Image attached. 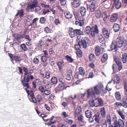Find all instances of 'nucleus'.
Instances as JSON below:
<instances>
[{"mask_svg": "<svg viewBox=\"0 0 127 127\" xmlns=\"http://www.w3.org/2000/svg\"><path fill=\"white\" fill-rule=\"evenodd\" d=\"M75 30L73 29L72 28H70L69 30V35L71 38L73 37L75 35Z\"/></svg>", "mask_w": 127, "mask_h": 127, "instance_id": "8", "label": "nucleus"}, {"mask_svg": "<svg viewBox=\"0 0 127 127\" xmlns=\"http://www.w3.org/2000/svg\"><path fill=\"white\" fill-rule=\"evenodd\" d=\"M19 13V16L20 18L23 17L24 15L23 11V9H21L18 11Z\"/></svg>", "mask_w": 127, "mask_h": 127, "instance_id": "48", "label": "nucleus"}, {"mask_svg": "<svg viewBox=\"0 0 127 127\" xmlns=\"http://www.w3.org/2000/svg\"><path fill=\"white\" fill-rule=\"evenodd\" d=\"M106 122L108 123L109 126L111 125V121L110 116L109 115H108L107 116V121Z\"/></svg>", "mask_w": 127, "mask_h": 127, "instance_id": "40", "label": "nucleus"}, {"mask_svg": "<svg viewBox=\"0 0 127 127\" xmlns=\"http://www.w3.org/2000/svg\"><path fill=\"white\" fill-rule=\"evenodd\" d=\"M98 40L99 42L102 44H104L105 42V39L102 35L100 34L98 35Z\"/></svg>", "mask_w": 127, "mask_h": 127, "instance_id": "10", "label": "nucleus"}, {"mask_svg": "<svg viewBox=\"0 0 127 127\" xmlns=\"http://www.w3.org/2000/svg\"><path fill=\"white\" fill-rule=\"evenodd\" d=\"M95 15L97 18H100L101 16V12L99 11H97L96 12Z\"/></svg>", "mask_w": 127, "mask_h": 127, "instance_id": "46", "label": "nucleus"}, {"mask_svg": "<svg viewBox=\"0 0 127 127\" xmlns=\"http://www.w3.org/2000/svg\"><path fill=\"white\" fill-rule=\"evenodd\" d=\"M88 97L89 95H92L94 94L93 91L92 89L88 90Z\"/></svg>", "mask_w": 127, "mask_h": 127, "instance_id": "42", "label": "nucleus"}, {"mask_svg": "<svg viewBox=\"0 0 127 127\" xmlns=\"http://www.w3.org/2000/svg\"><path fill=\"white\" fill-rule=\"evenodd\" d=\"M20 46L24 51H26L27 50V47L25 44L23 43L21 44Z\"/></svg>", "mask_w": 127, "mask_h": 127, "instance_id": "36", "label": "nucleus"}, {"mask_svg": "<svg viewBox=\"0 0 127 127\" xmlns=\"http://www.w3.org/2000/svg\"><path fill=\"white\" fill-rule=\"evenodd\" d=\"M95 101H98V104H98V106H102L103 105V102L101 99L100 98H98L95 99Z\"/></svg>", "mask_w": 127, "mask_h": 127, "instance_id": "24", "label": "nucleus"}, {"mask_svg": "<svg viewBox=\"0 0 127 127\" xmlns=\"http://www.w3.org/2000/svg\"><path fill=\"white\" fill-rule=\"evenodd\" d=\"M30 74L27 72H25L24 73V79H25V78L26 79H29V77H30Z\"/></svg>", "mask_w": 127, "mask_h": 127, "instance_id": "39", "label": "nucleus"}, {"mask_svg": "<svg viewBox=\"0 0 127 127\" xmlns=\"http://www.w3.org/2000/svg\"><path fill=\"white\" fill-rule=\"evenodd\" d=\"M39 90L41 92H43L44 90V88L42 86H40L39 87Z\"/></svg>", "mask_w": 127, "mask_h": 127, "instance_id": "63", "label": "nucleus"}, {"mask_svg": "<svg viewBox=\"0 0 127 127\" xmlns=\"http://www.w3.org/2000/svg\"><path fill=\"white\" fill-rule=\"evenodd\" d=\"M77 36V38L76 40L77 43H82V46L83 47L86 48L87 47V42L86 41L84 40H82L81 39V37L80 36Z\"/></svg>", "mask_w": 127, "mask_h": 127, "instance_id": "4", "label": "nucleus"}, {"mask_svg": "<svg viewBox=\"0 0 127 127\" xmlns=\"http://www.w3.org/2000/svg\"><path fill=\"white\" fill-rule=\"evenodd\" d=\"M89 103L90 105L92 107L94 106L96 107L98 106V104L95 103L94 102V100L93 99H91L89 101Z\"/></svg>", "mask_w": 127, "mask_h": 127, "instance_id": "19", "label": "nucleus"}, {"mask_svg": "<svg viewBox=\"0 0 127 127\" xmlns=\"http://www.w3.org/2000/svg\"><path fill=\"white\" fill-rule=\"evenodd\" d=\"M108 56L107 54H104L101 59V61L102 62H105L108 59Z\"/></svg>", "mask_w": 127, "mask_h": 127, "instance_id": "21", "label": "nucleus"}, {"mask_svg": "<svg viewBox=\"0 0 127 127\" xmlns=\"http://www.w3.org/2000/svg\"><path fill=\"white\" fill-rule=\"evenodd\" d=\"M89 60L91 62H94L95 60V56L94 54H91L89 56Z\"/></svg>", "mask_w": 127, "mask_h": 127, "instance_id": "27", "label": "nucleus"}, {"mask_svg": "<svg viewBox=\"0 0 127 127\" xmlns=\"http://www.w3.org/2000/svg\"><path fill=\"white\" fill-rule=\"evenodd\" d=\"M118 15L117 14L115 13L112 15L111 17L110 21L111 22H115L118 19Z\"/></svg>", "mask_w": 127, "mask_h": 127, "instance_id": "9", "label": "nucleus"}, {"mask_svg": "<svg viewBox=\"0 0 127 127\" xmlns=\"http://www.w3.org/2000/svg\"><path fill=\"white\" fill-rule=\"evenodd\" d=\"M102 121L104 122V123H103L102 124H101V125L102 126V127H106L107 126V123L106 121L105 120L104 121L103 120Z\"/></svg>", "mask_w": 127, "mask_h": 127, "instance_id": "53", "label": "nucleus"}, {"mask_svg": "<svg viewBox=\"0 0 127 127\" xmlns=\"http://www.w3.org/2000/svg\"><path fill=\"white\" fill-rule=\"evenodd\" d=\"M49 12V10L47 9H45L43 10V13L44 15H45L46 13Z\"/></svg>", "mask_w": 127, "mask_h": 127, "instance_id": "59", "label": "nucleus"}, {"mask_svg": "<svg viewBox=\"0 0 127 127\" xmlns=\"http://www.w3.org/2000/svg\"><path fill=\"white\" fill-rule=\"evenodd\" d=\"M61 83L59 85V89L61 91L63 90L64 88V83L63 82H62L61 81H60Z\"/></svg>", "mask_w": 127, "mask_h": 127, "instance_id": "26", "label": "nucleus"}, {"mask_svg": "<svg viewBox=\"0 0 127 127\" xmlns=\"http://www.w3.org/2000/svg\"><path fill=\"white\" fill-rule=\"evenodd\" d=\"M65 57L67 60L70 63H72L74 60V59L72 58L70 56L68 55L66 56Z\"/></svg>", "mask_w": 127, "mask_h": 127, "instance_id": "32", "label": "nucleus"}, {"mask_svg": "<svg viewBox=\"0 0 127 127\" xmlns=\"http://www.w3.org/2000/svg\"><path fill=\"white\" fill-rule=\"evenodd\" d=\"M102 32L104 36L106 38H108L109 37L110 32L105 28H103L102 30Z\"/></svg>", "mask_w": 127, "mask_h": 127, "instance_id": "7", "label": "nucleus"}, {"mask_svg": "<svg viewBox=\"0 0 127 127\" xmlns=\"http://www.w3.org/2000/svg\"><path fill=\"white\" fill-rule=\"evenodd\" d=\"M82 109L81 106H78L77 107L76 110L75 111L74 116L76 117L78 115L80 114V112L81 111Z\"/></svg>", "mask_w": 127, "mask_h": 127, "instance_id": "11", "label": "nucleus"}, {"mask_svg": "<svg viewBox=\"0 0 127 127\" xmlns=\"http://www.w3.org/2000/svg\"><path fill=\"white\" fill-rule=\"evenodd\" d=\"M90 0H89L88 2H89V4L90 5V8L91 11L92 12H93L94 11L95 9V4L93 3V2H91Z\"/></svg>", "mask_w": 127, "mask_h": 127, "instance_id": "12", "label": "nucleus"}, {"mask_svg": "<svg viewBox=\"0 0 127 127\" xmlns=\"http://www.w3.org/2000/svg\"><path fill=\"white\" fill-rule=\"evenodd\" d=\"M64 63L62 62H58V63L57 64V65L58 67V68L59 70H61L63 68V66L62 65V64H63Z\"/></svg>", "mask_w": 127, "mask_h": 127, "instance_id": "34", "label": "nucleus"}, {"mask_svg": "<svg viewBox=\"0 0 127 127\" xmlns=\"http://www.w3.org/2000/svg\"><path fill=\"white\" fill-rule=\"evenodd\" d=\"M126 41L122 37L119 36L116 41H113L111 45V48L112 50H115L117 47H121L123 45L124 46L126 45Z\"/></svg>", "mask_w": 127, "mask_h": 127, "instance_id": "1", "label": "nucleus"}, {"mask_svg": "<svg viewBox=\"0 0 127 127\" xmlns=\"http://www.w3.org/2000/svg\"><path fill=\"white\" fill-rule=\"evenodd\" d=\"M64 15L65 17L68 19L71 18L73 16L69 12H64Z\"/></svg>", "mask_w": 127, "mask_h": 127, "instance_id": "29", "label": "nucleus"}, {"mask_svg": "<svg viewBox=\"0 0 127 127\" xmlns=\"http://www.w3.org/2000/svg\"><path fill=\"white\" fill-rule=\"evenodd\" d=\"M114 121V123L112 125L111 124L109 126V127H118L117 126V124L116 123L115 121Z\"/></svg>", "mask_w": 127, "mask_h": 127, "instance_id": "52", "label": "nucleus"}, {"mask_svg": "<svg viewBox=\"0 0 127 127\" xmlns=\"http://www.w3.org/2000/svg\"><path fill=\"white\" fill-rule=\"evenodd\" d=\"M117 65L119 66L118 70H121L122 68V63L120 61H118L116 63Z\"/></svg>", "mask_w": 127, "mask_h": 127, "instance_id": "37", "label": "nucleus"}, {"mask_svg": "<svg viewBox=\"0 0 127 127\" xmlns=\"http://www.w3.org/2000/svg\"><path fill=\"white\" fill-rule=\"evenodd\" d=\"M82 45V43H76L75 45V48L76 50H80L81 46Z\"/></svg>", "mask_w": 127, "mask_h": 127, "instance_id": "30", "label": "nucleus"}, {"mask_svg": "<svg viewBox=\"0 0 127 127\" xmlns=\"http://www.w3.org/2000/svg\"><path fill=\"white\" fill-rule=\"evenodd\" d=\"M101 92L100 93L101 96H103L104 94H105L107 93V90L106 89H103L102 90H101Z\"/></svg>", "mask_w": 127, "mask_h": 127, "instance_id": "55", "label": "nucleus"}, {"mask_svg": "<svg viewBox=\"0 0 127 127\" xmlns=\"http://www.w3.org/2000/svg\"><path fill=\"white\" fill-rule=\"evenodd\" d=\"M49 63L51 65H53L55 64V62L52 59L50 60Z\"/></svg>", "mask_w": 127, "mask_h": 127, "instance_id": "60", "label": "nucleus"}, {"mask_svg": "<svg viewBox=\"0 0 127 127\" xmlns=\"http://www.w3.org/2000/svg\"><path fill=\"white\" fill-rule=\"evenodd\" d=\"M99 114H98L96 115H95L94 116V120L95 121L98 123H100V117Z\"/></svg>", "mask_w": 127, "mask_h": 127, "instance_id": "13", "label": "nucleus"}, {"mask_svg": "<svg viewBox=\"0 0 127 127\" xmlns=\"http://www.w3.org/2000/svg\"><path fill=\"white\" fill-rule=\"evenodd\" d=\"M114 31L115 32L118 31L120 30V26L119 25L117 24H115L113 27Z\"/></svg>", "mask_w": 127, "mask_h": 127, "instance_id": "20", "label": "nucleus"}, {"mask_svg": "<svg viewBox=\"0 0 127 127\" xmlns=\"http://www.w3.org/2000/svg\"><path fill=\"white\" fill-rule=\"evenodd\" d=\"M81 3L79 1H76L73 2V6L75 8H77L80 5Z\"/></svg>", "mask_w": 127, "mask_h": 127, "instance_id": "28", "label": "nucleus"}, {"mask_svg": "<svg viewBox=\"0 0 127 127\" xmlns=\"http://www.w3.org/2000/svg\"><path fill=\"white\" fill-rule=\"evenodd\" d=\"M95 53L96 55L97 56H99L101 54V50L100 49V48L98 46L96 47L95 49Z\"/></svg>", "mask_w": 127, "mask_h": 127, "instance_id": "16", "label": "nucleus"}, {"mask_svg": "<svg viewBox=\"0 0 127 127\" xmlns=\"http://www.w3.org/2000/svg\"><path fill=\"white\" fill-rule=\"evenodd\" d=\"M14 37L17 40L21 39L22 38V36L18 33H15L13 35Z\"/></svg>", "mask_w": 127, "mask_h": 127, "instance_id": "17", "label": "nucleus"}, {"mask_svg": "<svg viewBox=\"0 0 127 127\" xmlns=\"http://www.w3.org/2000/svg\"><path fill=\"white\" fill-rule=\"evenodd\" d=\"M104 86L101 83H99L94 87V91L97 95H99L101 92V90L104 89Z\"/></svg>", "mask_w": 127, "mask_h": 127, "instance_id": "2", "label": "nucleus"}, {"mask_svg": "<svg viewBox=\"0 0 127 127\" xmlns=\"http://www.w3.org/2000/svg\"><path fill=\"white\" fill-rule=\"evenodd\" d=\"M45 21V19L44 17H42L40 18L39 22L41 24H43Z\"/></svg>", "mask_w": 127, "mask_h": 127, "instance_id": "49", "label": "nucleus"}, {"mask_svg": "<svg viewBox=\"0 0 127 127\" xmlns=\"http://www.w3.org/2000/svg\"><path fill=\"white\" fill-rule=\"evenodd\" d=\"M75 33H76L77 35H81L82 34L83 32L80 30L75 29Z\"/></svg>", "mask_w": 127, "mask_h": 127, "instance_id": "38", "label": "nucleus"}, {"mask_svg": "<svg viewBox=\"0 0 127 127\" xmlns=\"http://www.w3.org/2000/svg\"><path fill=\"white\" fill-rule=\"evenodd\" d=\"M102 15V17L104 21H106L109 17V15H108L106 13L103 12Z\"/></svg>", "mask_w": 127, "mask_h": 127, "instance_id": "22", "label": "nucleus"}, {"mask_svg": "<svg viewBox=\"0 0 127 127\" xmlns=\"http://www.w3.org/2000/svg\"><path fill=\"white\" fill-rule=\"evenodd\" d=\"M74 14L75 18L76 19H79V18L80 17V16L79 15V13L77 12H74Z\"/></svg>", "mask_w": 127, "mask_h": 127, "instance_id": "44", "label": "nucleus"}, {"mask_svg": "<svg viewBox=\"0 0 127 127\" xmlns=\"http://www.w3.org/2000/svg\"><path fill=\"white\" fill-rule=\"evenodd\" d=\"M37 4V2H35L32 4L28 5L26 8V11H29L30 9L32 10L33 9Z\"/></svg>", "mask_w": 127, "mask_h": 127, "instance_id": "6", "label": "nucleus"}, {"mask_svg": "<svg viewBox=\"0 0 127 127\" xmlns=\"http://www.w3.org/2000/svg\"><path fill=\"white\" fill-rule=\"evenodd\" d=\"M78 120L80 122H82L83 120V117L80 114L78 115Z\"/></svg>", "mask_w": 127, "mask_h": 127, "instance_id": "41", "label": "nucleus"}, {"mask_svg": "<svg viewBox=\"0 0 127 127\" xmlns=\"http://www.w3.org/2000/svg\"><path fill=\"white\" fill-rule=\"evenodd\" d=\"M76 54L77 56L79 57H82V52L80 50H77L76 52Z\"/></svg>", "mask_w": 127, "mask_h": 127, "instance_id": "43", "label": "nucleus"}, {"mask_svg": "<svg viewBox=\"0 0 127 127\" xmlns=\"http://www.w3.org/2000/svg\"><path fill=\"white\" fill-rule=\"evenodd\" d=\"M80 12L82 16H84L85 15L86 12V9L83 7H81L80 8Z\"/></svg>", "mask_w": 127, "mask_h": 127, "instance_id": "18", "label": "nucleus"}, {"mask_svg": "<svg viewBox=\"0 0 127 127\" xmlns=\"http://www.w3.org/2000/svg\"><path fill=\"white\" fill-rule=\"evenodd\" d=\"M127 55L126 53H124L122 55V60L123 63H126L127 62Z\"/></svg>", "mask_w": 127, "mask_h": 127, "instance_id": "25", "label": "nucleus"}, {"mask_svg": "<svg viewBox=\"0 0 127 127\" xmlns=\"http://www.w3.org/2000/svg\"><path fill=\"white\" fill-rule=\"evenodd\" d=\"M83 19H82V21H81L79 19V21H75V24L76 25H78V26H81L84 24V22L83 21Z\"/></svg>", "mask_w": 127, "mask_h": 127, "instance_id": "31", "label": "nucleus"}, {"mask_svg": "<svg viewBox=\"0 0 127 127\" xmlns=\"http://www.w3.org/2000/svg\"><path fill=\"white\" fill-rule=\"evenodd\" d=\"M43 92L44 94L46 95H48L50 94V91L47 90H44Z\"/></svg>", "mask_w": 127, "mask_h": 127, "instance_id": "54", "label": "nucleus"}, {"mask_svg": "<svg viewBox=\"0 0 127 127\" xmlns=\"http://www.w3.org/2000/svg\"><path fill=\"white\" fill-rule=\"evenodd\" d=\"M124 89L125 90V92H126V93H127V83L126 82H125V84H124Z\"/></svg>", "mask_w": 127, "mask_h": 127, "instance_id": "61", "label": "nucleus"}, {"mask_svg": "<svg viewBox=\"0 0 127 127\" xmlns=\"http://www.w3.org/2000/svg\"><path fill=\"white\" fill-rule=\"evenodd\" d=\"M89 29L90 30L91 34L92 37L95 36L96 34H97L99 32L97 27L96 25H95L94 27H92L91 28L90 27L88 26V30Z\"/></svg>", "mask_w": 127, "mask_h": 127, "instance_id": "3", "label": "nucleus"}, {"mask_svg": "<svg viewBox=\"0 0 127 127\" xmlns=\"http://www.w3.org/2000/svg\"><path fill=\"white\" fill-rule=\"evenodd\" d=\"M79 71L80 74L82 75H84L85 72L84 69L82 67H80L79 68Z\"/></svg>", "mask_w": 127, "mask_h": 127, "instance_id": "33", "label": "nucleus"}, {"mask_svg": "<svg viewBox=\"0 0 127 127\" xmlns=\"http://www.w3.org/2000/svg\"><path fill=\"white\" fill-rule=\"evenodd\" d=\"M50 73L49 72H47L45 74V77L46 79H48L50 77Z\"/></svg>", "mask_w": 127, "mask_h": 127, "instance_id": "64", "label": "nucleus"}, {"mask_svg": "<svg viewBox=\"0 0 127 127\" xmlns=\"http://www.w3.org/2000/svg\"><path fill=\"white\" fill-rule=\"evenodd\" d=\"M32 17L31 16H28L26 18V21L30 22L32 20Z\"/></svg>", "mask_w": 127, "mask_h": 127, "instance_id": "45", "label": "nucleus"}, {"mask_svg": "<svg viewBox=\"0 0 127 127\" xmlns=\"http://www.w3.org/2000/svg\"><path fill=\"white\" fill-rule=\"evenodd\" d=\"M47 58L45 56H43L41 57V62H44L46 61L47 60Z\"/></svg>", "mask_w": 127, "mask_h": 127, "instance_id": "47", "label": "nucleus"}, {"mask_svg": "<svg viewBox=\"0 0 127 127\" xmlns=\"http://www.w3.org/2000/svg\"><path fill=\"white\" fill-rule=\"evenodd\" d=\"M41 5H42V6L46 8H48L49 7V5H46L45 4L43 3H41Z\"/></svg>", "mask_w": 127, "mask_h": 127, "instance_id": "62", "label": "nucleus"}, {"mask_svg": "<svg viewBox=\"0 0 127 127\" xmlns=\"http://www.w3.org/2000/svg\"><path fill=\"white\" fill-rule=\"evenodd\" d=\"M39 62V60L36 57L34 58L33 59V63L36 64H37Z\"/></svg>", "mask_w": 127, "mask_h": 127, "instance_id": "51", "label": "nucleus"}, {"mask_svg": "<svg viewBox=\"0 0 127 127\" xmlns=\"http://www.w3.org/2000/svg\"><path fill=\"white\" fill-rule=\"evenodd\" d=\"M115 96L116 99L119 100H121V97L120 93L119 92H117L115 93Z\"/></svg>", "mask_w": 127, "mask_h": 127, "instance_id": "35", "label": "nucleus"}, {"mask_svg": "<svg viewBox=\"0 0 127 127\" xmlns=\"http://www.w3.org/2000/svg\"><path fill=\"white\" fill-rule=\"evenodd\" d=\"M37 99L38 100V101L39 102L40 101H41L42 100V98L41 96L39 95H37Z\"/></svg>", "mask_w": 127, "mask_h": 127, "instance_id": "56", "label": "nucleus"}, {"mask_svg": "<svg viewBox=\"0 0 127 127\" xmlns=\"http://www.w3.org/2000/svg\"><path fill=\"white\" fill-rule=\"evenodd\" d=\"M113 121H115L116 123L117 126L118 127H124V123L123 121L121 119H119L118 121L117 120L116 118H113L112 119Z\"/></svg>", "mask_w": 127, "mask_h": 127, "instance_id": "5", "label": "nucleus"}, {"mask_svg": "<svg viewBox=\"0 0 127 127\" xmlns=\"http://www.w3.org/2000/svg\"><path fill=\"white\" fill-rule=\"evenodd\" d=\"M100 114L103 118L105 117L106 115V112L104 107H102L100 109Z\"/></svg>", "mask_w": 127, "mask_h": 127, "instance_id": "14", "label": "nucleus"}, {"mask_svg": "<svg viewBox=\"0 0 127 127\" xmlns=\"http://www.w3.org/2000/svg\"><path fill=\"white\" fill-rule=\"evenodd\" d=\"M54 22L55 24L56 25H57L59 24L60 23V21L58 19H56L54 21Z\"/></svg>", "mask_w": 127, "mask_h": 127, "instance_id": "58", "label": "nucleus"}, {"mask_svg": "<svg viewBox=\"0 0 127 127\" xmlns=\"http://www.w3.org/2000/svg\"><path fill=\"white\" fill-rule=\"evenodd\" d=\"M114 4L115 5L116 8L117 9L119 8L121 6V2L119 0H118L117 1L114 2Z\"/></svg>", "mask_w": 127, "mask_h": 127, "instance_id": "23", "label": "nucleus"}, {"mask_svg": "<svg viewBox=\"0 0 127 127\" xmlns=\"http://www.w3.org/2000/svg\"><path fill=\"white\" fill-rule=\"evenodd\" d=\"M122 106H124L125 108L127 107V103L126 101L125 100H123V103H122Z\"/></svg>", "mask_w": 127, "mask_h": 127, "instance_id": "50", "label": "nucleus"}, {"mask_svg": "<svg viewBox=\"0 0 127 127\" xmlns=\"http://www.w3.org/2000/svg\"><path fill=\"white\" fill-rule=\"evenodd\" d=\"M29 80H22L21 81V82L22 85L23 86L26 87L27 88H29V84L28 83Z\"/></svg>", "mask_w": 127, "mask_h": 127, "instance_id": "15", "label": "nucleus"}, {"mask_svg": "<svg viewBox=\"0 0 127 127\" xmlns=\"http://www.w3.org/2000/svg\"><path fill=\"white\" fill-rule=\"evenodd\" d=\"M44 30L47 33H49L51 32L50 30V29L47 27L44 28Z\"/></svg>", "mask_w": 127, "mask_h": 127, "instance_id": "57", "label": "nucleus"}]
</instances>
